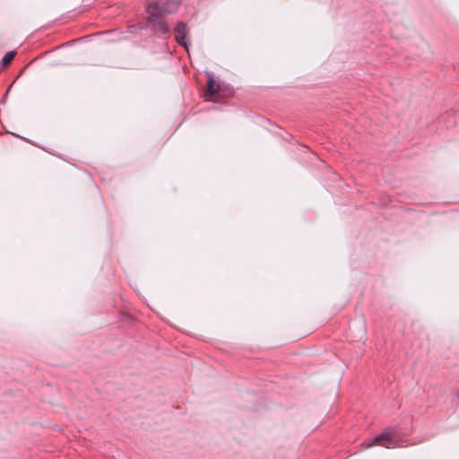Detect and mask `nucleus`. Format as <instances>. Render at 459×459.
Returning a JSON list of instances; mask_svg holds the SVG:
<instances>
[{
    "mask_svg": "<svg viewBox=\"0 0 459 459\" xmlns=\"http://www.w3.org/2000/svg\"><path fill=\"white\" fill-rule=\"evenodd\" d=\"M178 0L168 1L165 4L151 3L146 11L152 18H161L167 13H175L178 9Z\"/></svg>",
    "mask_w": 459,
    "mask_h": 459,
    "instance_id": "nucleus-1",
    "label": "nucleus"
},
{
    "mask_svg": "<svg viewBox=\"0 0 459 459\" xmlns=\"http://www.w3.org/2000/svg\"><path fill=\"white\" fill-rule=\"evenodd\" d=\"M396 436L394 432L385 431L374 439H368L363 442V446L366 448L371 447L372 446H383L386 448L394 447L397 445Z\"/></svg>",
    "mask_w": 459,
    "mask_h": 459,
    "instance_id": "nucleus-2",
    "label": "nucleus"
},
{
    "mask_svg": "<svg viewBox=\"0 0 459 459\" xmlns=\"http://www.w3.org/2000/svg\"><path fill=\"white\" fill-rule=\"evenodd\" d=\"M175 39L178 44L188 49L189 39L188 30L185 23L179 22L175 29Z\"/></svg>",
    "mask_w": 459,
    "mask_h": 459,
    "instance_id": "nucleus-3",
    "label": "nucleus"
},
{
    "mask_svg": "<svg viewBox=\"0 0 459 459\" xmlns=\"http://www.w3.org/2000/svg\"><path fill=\"white\" fill-rule=\"evenodd\" d=\"M149 21L152 22L153 28L158 31L161 33H167L169 31L166 22L160 20V18H152L149 14Z\"/></svg>",
    "mask_w": 459,
    "mask_h": 459,
    "instance_id": "nucleus-4",
    "label": "nucleus"
},
{
    "mask_svg": "<svg viewBox=\"0 0 459 459\" xmlns=\"http://www.w3.org/2000/svg\"><path fill=\"white\" fill-rule=\"evenodd\" d=\"M208 92L211 96L215 95L220 91V84L216 82L211 74L208 75Z\"/></svg>",
    "mask_w": 459,
    "mask_h": 459,
    "instance_id": "nucleus-5",
    "label": "nucleus"
},
{
    "mask_svg": "<svg viewBox=\"0 0 459 459\" xmlns=\"http://www.w3.org/2000/svg\"><path fill=\"white\" fill-rule=\"evenodd\" d=\"M14 56H15V52H14V51H9V52H7V53L4 56L3 59H2V66H3V67L7 66V65L12 62V60H13V57H14Z\"/></svg>",
    "mask_w": 459,
    "mask_h": 459,
    "instance_id": "nucleus-6",
    "label": "nucleus"
},
{
    "mask_svg": "<svg viewBox=\"0 0 459 459\" xmlns=\"http://www.w3.org/2000/svg\"><path fill=\"white\" fill-rule=\"evenodd\" d=\"M457 396H458V398H459V390H458V393H457Z\"/></svg>",
    "mask_w": 459,
    "mask_h": 459,
    "instance_id": "nucleus-7",
    "label": "nucleus"
}]
</instances>
